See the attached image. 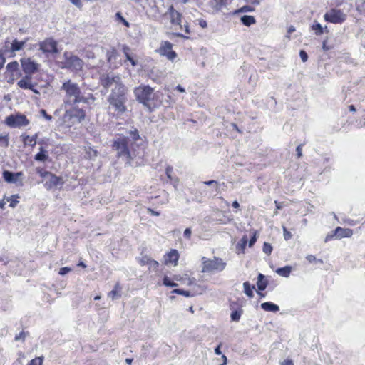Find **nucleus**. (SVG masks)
Here are the masks:
<instances>
[{
    "mask_svg": "<svg viewBox=\"0 0 365 365\" xmlns=\"http://www.w3.org/2000/svg\"><path fill=\"white\" fill-rule=\"evenodd\" d=\"M241 21L244 25L247 26H250V25L254 24L256 22L254 16L248 15H245L242 16Z\"/></svg>",
    "mask_w": 365,
    "mask_h": 365,
    "instance_id": "25",
    "label": "nucleus"
},
{
    "mask_svg": "<svg viewBox=\"0 0 365 365\" xmlns=\"http://www.w3.org/2000/svg\"><path fill=\"white\" fill-rule=\"evenodd\" d=\"M334 237H335L334 232V233H332V234H328V235L326 236L325 242H328L329 240H332Z\"/></svg>",
    "mask_w": 365,
    "mask_h": 365,
    "instance_id": "59",
    "label": "nucleus"
},
{
    "mask_svg": "<svg viewBox=\"0 0 365 365\" xmlns=\"http://www.w3.org/2000/svg\"><path fill=\"white\" fill-rule=\"evenodd\" d=\"M241 316V313L237 310L232 312L231 313V319L232 321L237 322L240 320Z\"/></svg>",
    "mask_w": 365,
    "mask_h": 365,
    "instance_id": "41",
    "label": "nucleus"
},
{
    "mask_svg": "<svg viewBox=\"0 0 365 365\" xmlns=\"http://www.w3.org/2000/svg\"><path fill=\"white\" fill-rule=\"evenodd\" d=\"M179 259V255L176 250H172L164 256V262L165 264H173L176 265Z\"/></svg>",
    "mask_w": 365,
    "mask_h": 365,
    "instance_id": "16",
    "label": "nucleus"
},
{
    "mask_svg": "<svg viewBox=\"0 0 365 365\" xmlns=\"http://www.w3.org/2000/svg\"><path fill=\"white\" fill-rule=\"evenodd\" d=\"M276 272L280 276L288 277L291 272V267L285 266L284 267L278 268L276 270Z\"/></svg>",
    "mask_w": 365,
    "mask_h": 365,
    "instance_id": "27",
    "label": "nucleus"
},
{
    "mask_svg": "<svg viewBox=\"0 0 365 365\" xmlns=\"http://www.w3.org/2000/svg\"><path fill=\"white\" fill-rule=\"evenodd\" d=\"M295 31V27L294 26H290L287 30V37L289 38V34Z\"/></svg>",
    "mask_w": 365,
    "mask_h": 365,
    "instance_id": "57",
    "label": "nucleus"
},
{
    "mask_svg": "<svg viewBox=\"0 0 365 365\" xmlns=\"http://www.w3.org/2000/svg\"><path fill=\"white\" fill-rule=\"evenodd\" d=\"M106 56L108 62L111 63L113 61H115L117 57V51L114 48L109 50L106 53Z\"/></svg>",
    "mask_w": 365,
    "mask_h": 365,
    "instance_id": "32",
    "label": "nucleus"
},
{
    "mask_svg": "<svg viewBox=\"0 0 365 365\" xmlns=\"http://www.w3.org/2000/svg\"><path fill=\"white\" fill-rule=\"evenodd\" d=\"M256 240H257V239H256L255 235L252 237V238L250 239V240L249 242V247H252L255 243Z\"/></svg>",
    "mask_w": 365,
    "mask_h": 365,
    "instance_id": "62",
    "label": "nucleus"
},
{
    "mask_svg": "<svg viewBox=\"0 0 365 365\" xmlns=\"http://www.w3.org/2000/svg\"><path fill=\"white\" fill-rule=\"evenodd\" d=\"M184 237L187 239H190L191 237V235H192V231H191V229L190 228H186L184 231Z\"/></svg>",
    "mask_w": 365,
    "mask_h": 365,
    "instance_id": "48",
    "label": "nucleus"
},
{
    "mask_svg": "<svg viewBox=\"0 0 365 365\" xmlns=\"http://www.w3.org/2000/svg\"><path fill=\"white\" fill-rule=\"evenodd\" d=\"M216 6L215 8L217 10H221L223 7L227 5V0H215Z\"/></svg>",
    "mask_w": 365,
    "mask_h": 365,
    "instance_id": "38",
    "label": "nucleus"
},
{
    "mask_svg": "<svg viewBox=\"0 0 365 365\" xmlns=\"http://www.w3.org/2000/svg\"><path fill=\"white\" fill-rule=\"evenodd\" d=\"M71 269L69 267H62L60 269L58 274L61 275H64V274L68 273L69 272H71Z\"/></svg>",
    "mask_w": 365,
    "mask_h": 365,
    "instance_id": "47",
    "label": "nucleus"
},
{
    "mask_svg": "<svg viewBox=\"0 0 365 365\" xmlns=\"http://www.w3.org/2000/svg\"><path fill=\"white\" fill-rule=\"evenodd\" d=\"M150 259L148 257L144 256L141 258L140 262L142 264H150Z\"/></svg>",
    "mask_w": 365,
    "mask_h": 365,
    "instance_id": "50",
    "label": "nucleus"
},
{
    "mask_svg": "<svg viewBox=\"0 0 365 365\" xmlns=\"http://www.w3.org/2000/svg\"><path fill=\"white\" fill-rule=\"evenodd\" d=\"M116 130L119 133L113 140L112 148L117 152L118 158L125 159L127 163L130 164L131 160L137 156L135 145L140 140L138 130L129 124L122 127L120 123L117 124Z\"/></svg>",
    "mask_w": 365,
    "mask_h": 365,
    "instance_id": "1",
    "label": "nucleus"
},
{
    "mask_svg": "<svg viewBox=\"0 0 365 365\" xmlns=\"http://www.w3.org/2000/svg\"><path fill=\"white\" fill-rule=\"evenodd\" d=\"M283 232H284V237L286 240H289L292 235L290 232H289L285 227H283Z\"/></svg>",
    "mask_w": 365,
    "mask_h": 365,
    "instance_id": "44",
    "label": "nucleus"
},
{
    "mask_svg": "<svg viewBox=\"0 0 365 365\" xmlns=\"http://www.w3.org/2000/svg\"><path fill=\"white\" fill-rule=\"evenodd\" d=\"M173 48V44L169 41H163L159 49L160 55L165 56Z\"/></svg>",
    "mask_w": 365,
    "mask_h": 365,
    "instance_id": "22",
    "label": "nucleus"
},
{
    "mask_svg": "<svg viewBox=\"0 0 365 365\" xmlns=\"http://www.w3.org/2000/svg\"><path fill=\"white\" fill-rule=\"evenodd\" d=\"M40 113L47 120H52V116L51 115L47 114L46 111L44 109H41L40 110Z\"/></svg>",
    "mask_w": 365,
    "mask_h": 365,
    "instance_id": "45",
    "label": "nucleus"
},
{
    "mask_svg": "<svg viewBox=\"0 0 365 365\" xmlns=\"http://www.w3.org/2000/svg\"><path fill=\"white\" fill-rule=\"evenodd\" d=\"M202 272H212L215 271L221 272L226 267V263L222 259L214 257L213 259L202 258Z\"/></svg>",
    "mask_w": 365,
    "mask_h": 365,
    "instance_id": "5",
    "label": "nucleus"
},
{
    "mask_svg": "<svg viewBox=\"0 0 365 365\" xmlns=\"http://www.w3.org/2000/svg\"><path fill=\"white\" fill-rule=\"evenodd\" d=\"M163 284L167 287H175L178 286V284L172 282L168 277H165L163 278Z\"/></svg>",
    "mask_w": 365,
    "mask_h": 365,
    "instance_id": "35",
    "label": "nucleus"
},
{
    "mask_svg": "<svg viewBox=\"0 0 365 365\" xmlns=\"http://www.w3.org/2000/svg\"><path fill=\"white\" fill-rule=\"evenodd\" d=\"M29 120L26 118V115L17 113L16 115H10L5 119V124L10 128H21L27 126L29 124Z\"/></svg>",
    "mask_w": 365,
    "mask_h": 365,
    "instance_id": "7",
    "label": "nucleus"
},
{
    "mask_svg": "<svg viewBox=\"0 0 365 365\" xmlns=\"http://www.w3.org/2000/svg\"><path fill=\"white\" fill-rule=\"evenodd\" d=\"M17 198H19L18 195H12L9 199H8V201L10 202V207H14L16 206L18 203V200H16Z\"/></svg>",
    "mask_w": 365,
    "mask_h": 365,
    "instance_id": "40",
    "label": "nucleus"
},
{
    "mask_svg": "<svg viewBox=\"0 0 365 365\" xmlns=\"http://www.w3.org/2000/svg\"><path fill=\"white\" fill-rule=\"evenodd\" d=\"M5 61V58L4 57L3 54L0 52V70L4 67Z\"/></svg>",
    "mask_w": 365,
    "mask_h": 365,
    "instance_id": "54",
    "label": "nucleus"
},
{
    "mask_svg": "<svg viewBox=\"0 0 365 365\" xmlns=\"http://www.w3.org/2000/svg\"><path fill=\"white\" fill-rule=\"evenodd\" d=\"M65 57V67L72 70L73 71L78 72L83 68V62L76 56L66 52Z\"/></svg>",
    "mask_w": 365,
    "mask_h": 365,
    "instance_id": "8",
    "label": "nucleus"
},
{
    "mask_svg": "<svg viewBox=\"0 0 365 365\" xmlns=\"http://www.w3.org/2000/svg\"><path fill=\"white\" fill-rule=\"evenodd\" d=\"M85 158L89 160H95L98 155V152L91 146L85 147Z\"/></svg>",
    "mask_w": 365,
    "mask_h": 365,
    "instance_id": "19",
    "label": "nucleus"
},
{
    "mask_svg": "<svg viewBox=\"0 0 365 365\" xmlns=\"http://www.w3.org/2000/svg\"><path fill=\"white\" fill-rule=\"evenodd\" d=\"M44 174L47 175V178L44 184L47 190H51L63 185V180L61 177H58L51 173H44Z\"/></svg>",
    "mask_w": 365,
    "mask_h": 365,
    "instance_id": "11",
    "label": "nucleus"
},
{
    "mask_svg": "<svg viewBox=\"0 0 365 365\" xmlns=\"http://www.w3.org/2000/svg\"><path fill=\"white\" fill-rule=\"evenodd\" d=\"M22 68L25 73L32 74L38 69V64L31 61L30 58H23L21 60Z\"/></svg>",
    "mask_w": 365,
    "mask_h": 365,
    "instance_id": "13",
    "label": "nucleus"
},
{
    "mask_svg": "<svg viewBox=\"0 0 365 365\" xmlns=\"http://www.w3.org/2000/svg\"><path fill=\"white\" fill-rule=\"evenodd\" d=\"M36 135L34 136L26 135L23 136V141L25 145L34 147L36 143Z\"/></svg>",
    "mask_w": 365,
    "mask_h": 365,
    "instance_id": "24",
    "label": "nucleus"
},
{
    "mask_svg": "<svg viewBox=\"0 0 365 365\" xmlns=\"http://www.w3.org/2000/svg\"><path fill=\"white\" fill-rule=\"evenodd\" d=\"M63 118L65 120L76 119L78 122H81L85 118V112L81 108L71 106L69 109L66 108Z\"/></svg>",
    "mask_w": 365,
    "mask_h": 365,
    "instance_id": "10",
    "label": "nucleus"
},
{
    "mask_svg": "<svg viewBox=\"0 0 365 365\" xmlns=\"http://www.w3.org/2000/svg\"><path fill=\"white\" fill-rule=\"evenodd\" d=\"M127 92L128 89L125 87L120 90L117 89L116 91L111 92L108 97L110 108L113 109L118 115H122L127 110L125 106L128 101Z\"/></svg>",
    "mask_w": 365,
    "mask_h": 365,
    "instance_id": "3",
    "label": "nucleus"
},
{
    "mask_svg": "<svg viewBox=\"0 0 365 365\" xmlns=\"http://www.w3.org/2000/svg\"><path fill=\"white\" fill-rule=\"evenodd\" d=\"M120 290V287L119 284H116L114 289L108 293V297L115 299L116 297H120L119 292Z\"/></svg>",
    "mask_w": 365,
    "mask_h": 365,
    "instance_id": "31",
    "label": "nucleus"
},
{
    "mask_svg": "<svg viewBox=\"0 0 365 365\" xmlns=\"http://www.w3.org/2000/svg\"><path fill=\"white\" fill-rule=\"evenodd\" d=\"M150 267H153L157 268L158 267V262L155 260L150 259V264H148Z\"/></svg>",
    "mask_w": 365,
    "mask_h": 365,
    "instance_id": "58",
    "label": "nucleus"
},
{
    "mask_svg": "<svg viewBox=\"0 0 365 365\" xmlns=\"http://www.w3.org/2000/svg\"><path fill=\"white\" fill-rule=\"evenodd\" d=\"M25 336H26V334H25L24 332H23V331H22V332L19 333L18 335H16V336H15V340H16V341H19V340H20V339H23V340H24V339H25Z\"/></svg>",
    "mask_w": 365,
    "mask_h": 365,
    "instance_id": "53",
    "label": "nucleus"
},
{
    "mask_svg": "<svg viewBox=\"0 0 365 365\" xmlns=\"http://www.w3.org/2000/svg\"><path fill=\"white\" fill-rule=\"evenodd\" d=\"M261 307L267 312H276L279 310L278 305L273 304L272 302H267L261 304Z\"/></svg>",
    "mask_w": 365,
    "mask_h": 365,
    "instance_id": "20",
    "label": "nucleus"
},
{
    "mask_svg": "<svg viewBox=\"0 0 365 365\" xmlns=\"http://www.w3.org/2000/svg\"><path fill=\"white\" fill-rule=\"evenodd\" d=\"M297 158H299L302 155V145H299L296 148Z\"/></svg>",
    "mask_w": 365,
    "mask_h": 365,
    "instance_id": "49",
    "label": "nucleus"
},
{
    "mask_svg": "<svg viewBox=\"0 0 365 365\" xmlns=\"http://www.w3.org/2000/svg\"><path fill=\"white\" fill-rule=\"evenodd\" d=\"M3 178L4 180L9 183H16L18 181L14 173L9 170H4L3 172Z\"/></svg>",
    "mask_w": 365,
    "mask_h": 365,
    "instance_id": "21",
    "label": "nucleus"
},
{
    "mask_svg": "<svg viewBox=\"0 0 365 365\" xmlns=\"http://www.w3.org/2000/svg\"><path fill=\"white\" fill-rule=\"evenodd\" d=\"M257 287L259 290L263 291L267 286V282L264 280V276L262 274H259L257 277Z\"/></svg>",
    "mask_w": 365,
    "mask_h": 365,
    "instance_id": "23",
    "label": "nucleus"
},
{
    "mask_svg": "<svg viewBox=\"0 0 365 365\" xmlns=\"http://www.w3.org/2000/svg\"><path fill=\"white\" fill-rule=\"evenodd\" d=\"M44 173H48V171H44V170H43L42 169H38V173L41 177H43V178H47V175L44 174Z\"/></svg>",
    "mask_w": 365,
    "mask_h": 365,
    "instance_id": "60",
    "label": "nucleus"
},
{
    "mask_svg": "<svg viewBox=\"0 0 365 365\" xmlns=\"http://www.w3.org/2000/svg\"><path fill=\"white\" fill-rule=\"evenodd\" d=\"M115 19L116 20L121 21L125 26H129V23L123 18L120 12H117L115 14Z\"/></svg>",
    "mask_w": 365,
    "mask_h": 365,
    "instance_id": "37",
    "label": "nucleus"
},
{
    "mask_svg": "<svg viewBox=\"0 0 365 365\" xmlns=\"http://www.w3.org/2000/svg\"><path fill=\"white\" fill-rule=\"evenodd\" d=\"M281 365H294V362L291 359H286L281 362Z\"/></svg>",
    "mask_w": 365,
    "mask_h": 365,
    "instance_id": "55",
    "label": "nucleus"
},
{
    "mask_svg": "<svg viewBox=\"0 0 365 365\" xmlns=\"http://www.w3.org/2000/svg\"><path fill=\"white\" fill-rule=\"evenodd\" d=\"M172 171H173V168L171 167L168 166L166 168V170H165L166 175L169 178H170V173H172Z\"/></svg>",
    "mask_w": 365,
    "mask_h": 365,
    "instance_id": "63",
    "label": "nucleus"
},
{
    "mask_svg": "<svg viewBox=\"0 0 365 365\" xmlns=\"http://www.w3.org/2000/svg\"><path fill=\"white\" fill-rule=\"evenodd\" d=\"M123 53H124V54H125V57H126L127 60H128V61H129L131 63V64H132V66H135L137 64V62H136V61H135V60H134V59L130 56V53H129L130 48H129L128 46H123Z\"/></svg>",
    "mask_w": 365,
    "mask_h": 365,
    "instance_id": "29",
    "label": "nucleus"
},
{
    "mask_svg": "<svg viewBox=\"0 0 365 365\" xmlns=\"http://www.w3.org/2000/svg\"><path fill=\"white\" fill-rule=\"evenodd\" d=\"M84 56L88 58H94V53L91 51L90 50H86L84 51Z\"/></svg>",
    "mask_w": 365,
    "mask_h": 365,
    "instance_id": "51",
    "label": "nucleus"
},
{
    "mask_svg": "<svg viewBox=\"0 0 365 365\" xmlns=\"http://www.w3.org/2000/svg\"><path fill=\"white\" fill-rule=\"evenodd\" d=\"M243 287L245 294L250 298L252 297L255 286L251 287L248 282H245L243 283Z\"/></svg>",
    "mask_w": 365,
    "mask_h": 365,
    "instance_id": "28",
    "label": "nucleus"
},
{
    "mask_svg": "<svg viewBox=\"0 0 365 365\" xmlns=\"http://www.w3.org/2000/svg\"><path fill=\"white\" fill-rule=\"evenodd\" d=\"M254 9L250 6H244L238 10V12H250L252 11Z\"/></svg>",
    "mask_w": 365,
    "mask_h": 365,
    "instance_id": "43",
    "label": "nucleus"
},
{
    "mask_svg": "<svg viewBox=\"0 0 365 365\" xmlns=\"http://www.w3.org/2000/svg\"><path fill=\"white\" fill-rule=\"evenodd\" d=\"M31 79V76L26 75L17 83V85L21 88L30 89L35 93H38V91L34 88V85L32 84Z\"/></svg>",
    "mask_w": 365,
    "mask_h": 365,
    "instance_id": "15",
    "label": "nucleus"
},
{
    "mask_svg": "<svg viewBox=\"0 0 365 365\" xmlns=\"http://www.w3.org/2000/svg\"><path fill=\"white\" fill-rule=\"evenodd\" d=\"M172 293L181 294L185 297H190V292L188 291L180 289H175L172 291Z\"/></svg>",
    "mask_w": 365,
    "mask_h": 365,
    "instance_id": "39",
    "label": "nucleus"
},
{
    "mask_svg": "<svg viewBox=\"0 0 365 365\" xmlns=\"http://www.w3.org/2000/svg\"><path fill=\"white\" fill-rule=\"evenodd\" d=\"M153 89L149 86H140L134 89L137 100L145 106H148L152 99Z\"/></svg>",
    "mask_w": 365,
    "mask_h": 365,
    "instance_id": "6",
    "label": "nucleus"
},
{
    "mask_svg": "<svg viewBox=\"0 0 365 365\" xmlns=\"http://www.w3.org/2000/svg\"><path fill=\"white\" fill-rule=\"evenodd\" d=\"M299 56L303 62H306L308 59L307 53L303 50L300 51Z\"/></svg>",
    "mask_w": 365,
    "mask_h": 365,
    "instance_id": "46",
    "label": "nucleus"
},
{
    "mask_svg": "<svg viewBox=\"0 0 365 365\" xmlns=\"http://www.w3.org/2000/svg\"><path fill=\"white\" fill-rule=\"evenodd\" d=\"M334 235L336 238L341 239L343 237H350L353 235V230L349 228H342L341 227H337L334 230Z\"/></svg>",
    "mask_w": 365,
    "mask_h": 365,
    "instance_id": "17",
    "label": "nucleus"
},
{
    "mask_svg": "<svg viewBox=\"0 0 365 365\" xmlns=\"http://www.w3.org/2000/svg\"><path fill=\"white\" fill-rule=\"evenodd\" d=\"M40 49L46 53H57L56 42L51 38H48L40 43Z\"/></svg>",
    "mask_w": 365,
    "mask_h": 365,
    "instance_id": "12",
    "label": "nucleus"
},
{
    "mask_svg": "<svg viewBox=\"0 0 365 365\" xmlns=\"http://www.w3.org/2000/svg\"><path fill=\"white\" fill-rule=\"evenodd\" d=\"M199 24L202 28H206L207 26L206 21L203 19L200 20Z\"/></svg>",
    "mask_w": 365,
    "mask_h": 365,
    "instance_id": "61",
    "label": "nucleus"
},
{
    "mask_svg": "<svg viewBox=\"0 0 365 365\" xmlns=\"http://www.w3.org/2000/svg\"><path fill=\"white\" fill-rule=\"evenodd\" d=\"M272 251V245L268 242H264L263 245V252L267 254V255H269Z\"/></svg>",
    "mask_w": 365,
    "mask_h": 365,
    "instance_id": "36",
    "label": "nucleus"
},
{
    "mask_svg": "<svg viewBox=\"0 0 365 365\" xmlns=\"http://www.w3.org/2000/svg\"><path fill=\"white\" fill-rule=\"evenodd\" d=\"M324 18L328 22L341 24L346 20V15L341 10L332 9L324 14Z\"/></svg>",
    "mask_w": 365,
    "mask_h": 365,
    "instance_id": "9",
    "label": "nucleus"
},
{
    "mask_svg": "<svg viewBox=\"0 0 365 365\" xmlns=\"http://www.w3.org/2000/svg\"><path fill=\"white\" fill-rule=\"evenodd\" d=\"M169 60L170 61H173L176 56H177V54L176 53L173 51L172 49L170 50L165 55Z\"/></svg>",
    "mask_w": 365,
    "mask_h": 365,
    "instance_id": "42",
    "label": "nucleus"
},
{
    "mask_svg": "<svg viewBox=\"0 0 365 365\" xmlns=\"http://www.w3.org/2000/svg\"><path fill=\"white\" fill-rule=\"evenodd\" d=\"M311 28L313 31H315V34L317 36L323 34V27L322 26V25L319 23H318L317 21L314 22V24L312 25Z\"/></svg>",
    "mask_w": 365,
    "mask_h": 365,
    "instance_id": "30",
    "label": "nucleus"
},
{
    "mask_svg": "<svg viewBox=\"0 0 365 365\" xmlns=\"http://www.w3.org/2000/svg\"><path fill=\"white\" fill-rule=\"evenodd\" d=\"M19 63L16 61H13L7 64L6 69L10 72H14L18 70Z\"/></svg>",
    "mask_w": 365,
    "mask_h": 365,
    "instance_id": "33",
    "label": "nucleus"
},
{
    "mask_svg": "<svg viewBox=\"0 0 365 365\" xmlns=\"http://www.w3.org/2000/svg\"><path fill=\"white\" fill-rule=\"evenodd\" d=\"M306 259L309 262H313L314 261H316V257L315 256L312 255H308L307 257H306Z\"/></svg>",
    "mask_w": 365,
    "mask_h": 365,
    "instance_id": "56",
    "label": "nucleus"
},
{
    "mask_svg": "<svg viewBox=\"0 0 365 365\" xmlns=\"http://www.w3.org/2000/svg\"><path fill=\"white\" fill-rule=\"evenodd\" d=\"M165 14H168L170 16L171 24L177 25L180 24L182 14L176 11L172 5L169 6Z\"/></svg>",
    "mask_w": 365,
    "mask_h": 365,
    "instance_id": "14",
    "label": "nucleus"
},
{
    "mask_svg": "<svg viewBox=\"0 0 365 365\" xmlns=\"http://www.w3.org/2000/svg\"><path fill=\"white\" fill-rule=\"evenodd\" d=\"M43 361V356L36 357L32 359L29 365H42Z\"/></svg>",
    "mask_w": 365,
    "mask_h": 365,
    "instance_id": "34",
    "label": "nucleus"
},
{
    "mask_svg": "<svg viewBox=\"0 0 365 365\" xmlns=\"http://www.w3.org/2000/svg\"><path fill=\"white\" fill-rule=\"evenodd\" d=\"M148 211L153 215H155V216H158L160 215V213L158 212H156L150 208H148Z\"/></svg>",
    "mask_w": 365,
    "mask_h": 365,
    "instance_id": "64",
    "label": "nucleus"
},
{
    "mask_svg": "<svg viewBox=\"0 0 365 365\" xmlns=\"http://www.w3.org/2000/svg\"><path fill=\"white\" fill-rule=\"evenodd\" d=\"M61 91L63 92V105L67 106H73L80 103L90 104L93 103L95 98L92 94L84 96L78 85L71 80L65 81L61 87Z\"/></svg>",
    "mask_w": 365,
    "mask_h": 365,
    "instance_id": "2",
    "label": "nucleus"
},
{
    "mask_svg": "<svg viewBox=\"0 0 365 365\" xmlns=\"http://www.w3.org/2000/svg\"><path fill=\"white\" fill-rule=\"evenodd\" d=\"M100 83L106 89L111 88V92L125 87L119 75L113 73H104L100 77Z\"/></svg>",
    "mask_w": 365,
    "mask_h": 365,
    "instance_id": "4",
    "label": "nucleus"
},
{
    "mask_svg": "<svg viewBox=\"0 0 365 365\" xmlns=\"http://www.w3.org/2000/svg\"><path fill=\"white\" fill-rule=\"evenodd\" d=\"M28 39H26L25 41H19L17 39H14L13 42L11 43V51L12 52L19 51L24 47L26 41Z\"/></svg>",
    "mask_w": 365,
    "mask_h": 365,
    "instance_id": "18",
    "label": "nucleus"
},
{
    "mask_svg": "<svg viewBox=\"0 0 365 365\" xmlns=\"http://www.w3.org/2000/svg\"><path fill=\"white\" fill-rule=\"evenodd\" d=\"M71 2L74 4L78 8H81L83 6L82 2L81 0H71Z\"/></svg>",
    "mask_w": 365,
    "mask_h": 365,
    "instance_id": "52",
    "label": "nucleus"
},
{
    "mask_svg": "<svg viewBox=\"0 0 365 365\" xmlns=\"http://www.w3.org/2000/svg\"><path fill=\"white\" fill-rule=\"evenodd\" d=\"M48 158V155L46 154V150L43 148H40V151L38 153L34 158L37 161H45Z\"/></svg>",
    "mask_w": 365,
    "mask_h": 365,
    "instance_id": "26",
    "label": "nucleus"
}]
</instances>
